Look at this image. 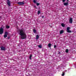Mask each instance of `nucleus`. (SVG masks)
I'll use <instances>...</instances> for the list:
<instances>
[{
    "label": "nucleus",
    "instance_id": "obj_8",
    "mask_svg": "<svg viewBox=\"0 0 76 76\" xmlns=\"http://www.w3.org/2000/svg\"><path fill=\"white\" fill-rule=\"evenodd\" d=\"M66 64H64L63 65H62L61 66V67H66Z\"/></svg>",
    "mask_w": 76,
    "mask_h": 76
},
{
    "label": "nucleus",
    "instance_id": "obj_5",
    "mask_svg": "<svg viewBox=\"0 0 76 76\" xmlns=\"http://www.w3.org/2000/svg\"><path fill=\"white\" fill-rule=\"evenodd\" d=\"M18 4L19 5H23V4H24V3L22 2H18Z\"/></svg>",
    "mask_w": 76,
    "mask_h": 76
},
{
    "label": "nucleus",
    "instance_id": "obj_28",
    "mask_svg": "<svg viewBox=\"0 0 76 76\" xmlns=\"http://www.w3.org/2000/svg\"><path fill=\"white\" fill-rule=\"evenodd\" d=\"M34 7H35V8H37V7L35 6H34Z\"/></svg>",
    "mask_w": 76,
    "mask_h": 76
},
{
    "label": "nucleus",
    "instance_id": "obj_27",
    "mask_svg": "<svg viewBox=\"0 0 76 76\" xmlns=\"http://www.w3.org/2000/svg\"><path fill=\"white\" fill-rule=\"evenodd\" d=\"M44 16H42V18H44Z\"/></svg>",
    "mask_w": 76,
    "mask_h": 76
},
{
    "label": "nucleus",
    "instance_id": "obj_23",
    "mask_svg": "<svg viewBox=\"0 0 76 76\" xmlns=\"http://www.w3.org/2000/svg\"><path fill=\"white\" fill-rule=\"evenodd\" d=\"M39 13H40V11H38L37 12L38 15H39Z\"/></svg>",
    "mask_w": 76,
    "mask_h": 76
},
{
    "label": "nucleus",
    "instance_id": "obj_16",
    "mask_svg": "<svg viewBox=\"0 0 76 76\" xmlns=\"http://www.w3.org/2000/svg\"><path fill=\"white\" fill-rule=\"evenodd\" d=\"M51 46V44L50 43L48 44L49 47L50 48Z\"/></svg>",
    "mask_w": 76,
    "mask_h": 76
},
{
    "label": "nucleus",
    "instance_id": "obj_24",
    "mask_svg": "<svg viewBox=\"0 0 76 76\" xmlns=\"http://www.w3.org/2000/svg\"><path fill=\"white\" fill-rule=\"evenodd\" d=\"M37 6H38L39 5V3H37Z\"/></svg>",
    "mask_w": 76,
    "mask_h": 76
},
{
    "label": "nucleus",
    "instance_id": "obj_17",
    "mask_svg": "<svg viewBox=\"0 0 76 76\" xmlns=\"http://www.w3.org/2000/svg\"><path fill=\"white\" fill-rule=\"evenodd\" d=\"M4 38H6V37H7V35H6L5 34L4 35Z\"/></svg>",
    "mask_w": 76,
    "mask_h": 76
},
{
    "label": "nucleus",
    "instance_id": "obj_20",
    "mask_svg": "<svg viewBox=\"0 0 76 76\" xmlns=\"http://www.w3.org/2000/svg\"><path fill=\"white\" fill-rule=\"evenodd\" d=\"M61 25L62 26H63V27H64V24L63 23H62L61 24Z\"/></svg>",
    "mask_w": 76,
    "mask_h": 76
},
{
    "label": "nucleus",
    "instance_id": "obj_9",
    "mask_svg": "<svg viewBox=\"0 0 76 76\" xmlns=\"http://www.w3.org/2000/svg\"><path fill=\"white\" fill-rule=\"evenodd\" d=\"M36 39L37 40H38L39 39V35H37L36 36Z\"/></svg>",
    "mask_w": 76,
    "mask_h": 76
},
{
    "label": "nucleus",
    "instance_id": "obj_10",
    "mask_svg": "<svg viewBox=\"0 0 76 76\" xmlns=\"http://www.w3.org/2000/svg\"><path fill=\"white\" fill-rule=\"evenodd\" d=\"M64 32V31L63 30H61L60 32V34H63Z\"/></svg>",
    "mask_w": 76,
    "mask_h": 76
},
{
    "label": "nucleus",
    "instance_id": "obj_26",
    "mask_svg": "<svg viewBox=\"0 0 76 76\" xmlns=\"http://www.w3.org/2000/svg\"><path fill=\"white\" fill-rule=\"evenodd\" d=\"M54 48H56V45H54Z\"/></svg>",
    "mask_w": 76,
    "mask_h": 76
},
{
    "label": "nucleus",
    "instance_id": "obj_18",
    "mask_svg": "<svg viewBox=\"0 0 76 76\" xmlns=\"http://www.w3.org/2000/svg\"><path fill=\"white\" fill-rule=\"evenodd\" d=\"M5 34V35H7V34H8V33L7 32H5V34Z\"/></svg>",
    "mask_w": 76,
    "mask_h": 76
},
{
    "label": "nucleus",
    "instance_id": "obj_2",
    "mask_svg": "<svg viewBox=\"0 0 76 76\" xmlns=\"http://www.w3.org/2000/svg\"><path fill=\"white\" fill-rule=\"evenodd\" d=\"M3 27H1L0 29V34L1 35V34L3 33Z\"/></svg>",
    "mask_w": 76,
    "mask_h": 76
},
{
    "label": "nucleus",
    "instance_id": "obj_11",
    "mask_svg": "<svg viewBox=\"0 0 76 76\" xmlns=\"http://www.w3.org/2000/svg\"><path fill=\"white\" fill-rule=\"evenodd\" d=\"M7 4L9 6H10V1H8L7 2Z\"/></svg>",
    "mask_w": 76,
    "mask_h": 76
},
{
    "label": "nucleus",
    "instance_id": "obj_15",
    "mask_svg": "<svg viewBox=\"0 0 76 76\" xmlns=\"http://www.w3.org/2000/svg\"><path fill=\"white\" fill-rule=\"evenodd\" d=\"M38 46L40 48H42V46L41 45H39Z\"/></svg>",
    "mask_w": 76,
    "mask_h": 76
},
{
    "label": "nucleus",
    "instance_id": "obj_13",
    "mask_svg": "<svg viewBox=\"0 0 76 76\" xmlns=\"http://www.w3.org/2000/svg\"><path fill=\"white\" fill-rule=\"evenodd\" d=\"M9 28H10V26H9L7 25L6 26V28H7V29H9Z\"/></svg>",
    "mask_w": 76,
    "mask_h": 76
},
{
    "label": "nucleus",
    "instance_id": "obj_6",
    "mask_svg": "<svg viewBox=\"0 0 76 76\" xmlns=\"http://www.w3.org/2000/svg\"><path fill=\"white\" fill-rule=\"evenodd\" d=\"M1 50H6L5 48L3 46H1Z\"/></svg>",
    "mask_w": 76,
    "mask_h": 76
},
{
    "label": "nucleus",
    "instance_id": "obj_22",
    "mask_svg": "<svg viewBox=\"0 0 76 76\" xmlns=\"http://www.w3.org/2000/svg\"><path fill=\"white\" fill-rule=\"evenodd\" d=\"M33 2L34 3H37V1L35 0L33 1Z\"/></svg>",
    "mask_w": 76,
    "mask_h": 76
},
{
    "label": "nucleus",
    "instance_id": "obj_21",
    "mask_svg": "<svg viewBox=\"0 0 76 76\" xmlns=\"http://www.w3.org/2000/svg\"><path fill=\"white\" fill-rule=\"evenodd\" d=\"M66 52L67 53H68L69 52V50L67 49H66Z\"/></svg>",
    "mask_w": 76,
    "mask_h": 76
},
{
    "label": "nucleus",
    "instance_id": "obj_12",
    "mask_svg": "<svg viewBox=\"0 0 76 76\" xmlns=\"http://www.w3.org/2000/svg\"><path fill=\"white\" fill-rule=\"evenodd\" d=\"M32 55H31L30 56H29V59L30 60H32V58H31L32 57Z\"/></svg>",
    "mask_w": 76,
    "mask_h": 76
},
{
    "label": "nucleus",
    "instance_id": "obj_29",
    "mask_svg": "<svg viewBox=\"0 0 76 76\" xmlns=\"http://www.w3.org/2000/svg\"><path fill=\"white\" fill-rule=\"evenodd\" d=\"M8 39H9V37H8Z\"/></svg>",
    "mask_w": 76,
    "mask_h": 76
},
{
    "label": "nucleus",
    "instance_id": "obj_4",
    "mask_svg": "<svg viewBox=\"0 0 76 76\" xmlns=\"http://www.w3.org/2000/svg\"><path fill=\"white\" fill-rule=\"evenodd\" d=\"M69 22L70 23L72 24L73 23V18H70L69 19Z\"/></svg>",
    "mask_w": 76,
    "mask_h": 76
},
{
    "label": "nucleus",
    "instance_id": "obj_30",
    "mask_svg": "<svg viewBox=\"0 0 76 76\" xmlns=\"http://www.w3.org/2000/svg\"><path fill=\"white\" fill-rule=\"evenodd\" d=\"M67 1H69V0H67Z\"/></svg>",
    "mask_w": 76,
    "mask_h": 76
},
{
    "label": "nucleus",
    "instance_id": "obj_7",
    "mask_svg": "<svg viewBox=\"0 0 76 76\" xmlns=\"http://www.w3.org/2000/svg\"><path fill=\"white\" fill-rule=\"evenodd\" d=\"M64 6H67L68 5H69V2H65L64 3Z\"/></svg>",
    "mask_w": 76,
    "mask_h": 76
},
{
    "label": "nucleus",
    "instance_id": "obj_1",
    "mask_svg": "<svg viewBox=\"0 0 76 76\" xmlns=\"http://www.w3.org/2000/svg\"><path fill=\"white\" fill-rule=\"evenodd\" d=\"M18 33L19 35H20L21 36L20 38L22 39H25L26 38V34L25 33V31L23 29H22L21 30H19Z\"/></svg>",
    "mask_w": 76,
    "mask_h": 76
},
{
    "label": "nucleus",
    "instance_id": "obj_19",
    "mask_svg": "<svg viewBox=\"0 0 76 76\" xmlns=\"http://www.w3.org/2000/svg\"><path fill=\"white\" fill-rule=\"evenodd\" d=\"M64 72H63L62 74V76H64Z\"/></svg>",
    "mask_w": 76,
    "mask_h": 76
},
{
    "label": "nucleus",
    "instance_id": "obj_3",
    "mask_svg": "<svg viewBox=\"0 0 76 76\" xmlns=\"http://www.w3.org/2000/svg\"><path fill=\"white\" fill-rule=\"evenodd\" d=\"M70 29V27H67V32H69V33H70L71 32H72V31H71L69 30V29Z\"/></svg>",
    "mask_w": 76,
    "mask_h": 76
},
{
    "label": "nucleus",
    "instance_id": "obj_25",
    "mask_svg": "<svg viewBox=\"0 0 76 76\" xmlns=\"http://www.w3.org/2000/svg\"><path fill=\"white\" fill-rule=\"evenodd\" d=\"M65 1H66V0H62V1L63 2H65Z\"/></svg>",
    "mask_w": 76,
    "mask_h": 76
},
{
    "label": "nucleus",
    "instance_id": "obj_14",
    "mask_svg": "<svg viewBox=\"0 0 76 76\" xmlns=\"http://www.w3.org/2000/svg\"><path fill=\"white\" fill-rule=\"evenodd\" d=\"M33 31L34 33H36V32H37V31L35 29H34L33 30Z\"/></svg>",
    "mask_w": 76,
    "mask_h": 76
}]
</instances>
